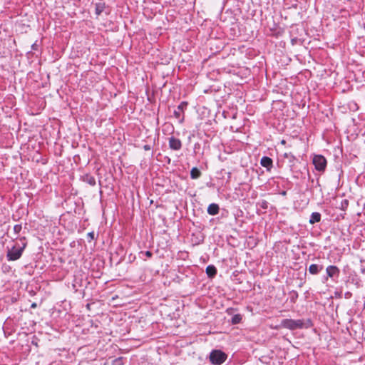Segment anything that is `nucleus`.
Here are the masks:
<instances>
[{"instance_id": "12", "label": "nucleus", "mask_w": 365, "mask_h": 365, "mask_svg": "<svg viewBox=\"0 0 365 365\" xmlns=\"http://www.w3.org/2000/svg\"><path fill=\"white\" fill-rule=\"evenodd\" d=\"M206 273L209 277H214L217 274V269L214 265H208L206 267Z\"/></svg>"}, {"instance_id": "11", "label": "nucleus", "mask_w": 365, "mask_h": 365, "mask_svg": "<svg viewBox=\"0 0 365 365\" xmlns=\"http://www.w3.org/2000/svg\"><path fill=\"white\" fill-rule=\"evenodd\" d=\"M321 220V214L317 212H312L310 218H309V223L310 224H314L316 222H319Z\"/></svg>"}, {"instance_id": "13", "label": "nucleus", "mask_w": 365, "mask_h": 365, "mask_svg": "<svg viewBox=\"0 0 365 365\" xmlns=\"http://www.w3.org/2000/svg\"><path fill=\"white\" fill-rule=\"evenodd\" d=\"M83 181L91 186H94L96 185L95 178L90 175H86L83 177Z\"/></svg>"}, {"instance_id": "14", "label": "nucleus", "mask_w": 365, "mask_h": 365, "mask_svg": "<svg viewBox=\"0 0 365 365\" xmlns=\"http://www.w3.org/2000/svg\"><path fill=\"white\" fill-rule=\"evenodd\" d=\"M201 172L197 168H192L190 171V177L192 179H197L200 177Z\"/></svg>"}, {"instance_id": "22", "label": "nucleus", "mask_w": 365, "mask_h": 365, "mask_svg": "<svg viewBox=\"0 0 365 365\" xmlns=\"http://www.w3.org/2000/svg\"><path fill=\"white\" fill-rule=\"evenodd\" d=\"M140 254L145 255L148 258H150L153 256V253L150 251L141 252Z\"/></svg>"}, {"instance_id": "2", "label": "nucleus", "mask_w": 365, "mask_h": 365, "mask_svg": "<svg viewBox=\"0 0 365 365\" xmlns=\"http://www.w3.org/2000/svg\"><path fill=\"white\" fill-rule=\"evenodd\" d=\"M26 246V243H23L21 246L18 244L14 245L11 248L8 249L6 258L9 261H15L19 259Z\"/></svg>"}, {"instance_id": "28", "label": "nucleus", "mask_w": 365, "mask_h": 365, "mask_svg": "<svg viewBox=\"0 0 365 365\" xmlns=\"http://www.w3.org/2000/svg\"><path fill=\"white\" fill-rule=\"evenodd\" d=\"M282 144H284V143H285V140H283L282 141Z\"/></svg>"}, {"instance_id": "16", "label": "nucleus", "mask_w": 365, "mask_h": 365, "mask_svg": "<svg viewBox=\"0 0 365 365\" xmlns=\"http://www.w3.org/2000/svg\"><path fill=\"white\" fill-rule=\"evenodd\" d=\"M283 156H284V158L288 159L289 162L290 163H292V165H294L295 160H297L295 156L292 153H285L283 155Z\"/></svg>"}, {"instance_id": "25", "label": "nucleus", "mask_w": 365, "mask_h": 365, "mask_svg": "<svg viewBox=\"0 0 365 365\" xmlns=\"http://www.w3.org/2000/svg\"><path fill=\"white\" fill-rule=\"evenodd\" d=\"M351 295V294L350 292H349L345 293V297L346 298H349Z\"/></svg>"}, {"instance_id": "19", "label": "nucleus", "mask_w": 365, "mask_h": 365, "mask_svg": "<svg viewBox=\"0 0 365 365\" xmlns=\"http://www.w3.org/2000/svg\"><path fill=\"white\" fill-rule=\"evenodd\" d=\"M349 205V201L347 200H343L341 202V209L344 210Z\"/></svg>"}, {"instance_id": "17", "label": "nucleus", "mask_w": 365, "mask_h": 365, "mask_svg": "<svg viewBox=\"0 0 365 365\" xmlns=\"http://www.w3.org/2000/svg\"><path fill=\"white\" fill-rule=\"evenodd\" d=\"M105 6L104 4L102 3H98L96 4V14L100 15L104 10Z\"/></svg>"}, {"instance_id": "18", "label": "nucleus", "mask_w": 365, "mask_h": 365, "mask_svg": "<svg viewBox=\"0 0 365 365\" xmlns=\"http://www.w3.org/2000/svg\"><path fill=\"white\" fill-rule=\"evenodd\" d=\"M289 294H290V301L292 303H295L298 298L297 292L293 290V291L290 292Z\"/></svg>"}, {"instance_id": "23", "label": "nucleus", "mask_w": 365, "mask_h": 365, "mask_svg": "<svg viewBox=\"0 0 365 365\" xmlns=\"http://www.w3.org/2000/svg\"><path fill=\"white\" fill-rule=\"evenodd\" d=\"M143 149L145 150H150L151 149V147L150 145L146 144L143 146Z\"/></svg>"}, {"instance_id": "15", "label": "nucleus", "mask_w": 365, "mask_h": 365, "mask_svg": "<svg viewBox=\"0 0 365 365\" xmlns=\"http://www.w3.org/2000/svg\"><path fill=\"white\" fill-rule=\"evenodd\" d=\"M242 316L240 314H235L231 319L232 324H238L242 322Z\"/></svg>"}, {"instance_id": "9", "label": "nucleus", "mask_w": 365, "mask_h": 365, "mask_svg": "<svg viewBox=\"0 0 365 365\" xmlns=\"http://www.w3.org/2000/svg\"><path fill=\"white\" fill-rule=\"evenodd\" d=\"M323 269L322 265L312 264L309 267V272L312 274H317Z\"/></svg>"}, {"instance_id": "7", "label": "nucleus", "mask_w": 365, "mask_h": 365, "mask_svg": "<svg viewBox=\"0 0 365 365\" xmlns=\"http://www.w3.org/2000/svg\"><path fill=\"white\" fill-rule=\"evenodd\" d=\"M260 164L262 167L265 168L268 172L271 171L273 167L272 160L267 156H263L260 160Z\"/></svg>"}, {"instance_id": "4", "label": "nucleus", "mask_w": 365, "mask_h": 365, "mask_svg": "<svg viewBox=\"0 0 365 365\" xmlns=\"http://www.w3.org/2000/svg\"><path fill=\"white\" fill-rule=\"evenodd\" d=\"M312 163L317 171L323 173L326 169L327 162L322 155H314L312 159Z\"/></svg>"}, {"instance_id": "8", "label": "nucleus", "mask_w": 365, "mask_h": 365, "mask_svg": "<svg viewBox=\"0 0 365 365\" xmlns=\"http://www.w3.org/2000/svg\"><path fill=\"white\" fill-rule=\"evenodd\" d=\"M187 106V102H181L178 106L177 109L174 111V115L177 118H180L181 113L183 112L184 109H185Z\"/></svg>"}, {"instance_id": "20", "label": "nucleus", "mask_w": 365, "mask_h": 365, "mask_svg": "<svg viewBox=\"0 0 365 365\" xmlns=\"http://www.w3.org/2000/svg\"><path fill=\"white\" fill-rule=\"evenodd\" d=\"M21 229H22V226L20 224L19 225H16L14 227V231L17 235L21 232Z\"/></svg>"}, {"instance_id": "26", "label": "nucleus", "mask_w": 365, "mask_h": 365, "mask_svg": "<svg viewBox=\"0 0 365 365\" xmlns=\"http://www.w3.org/2000/svg\"><path fill=\"white\" fill-rule=\"evenodd\" d=\"M266 204H267V202H265V201H264V202H262V207H263V208H267Z\"/></svg>"}, {"instance_id": "27", "label": "nucleus", "mask_w": 365, "mask_h": 365, "mask_svg": "<svg viewBox=\"0 0 365 365\" xmlns=\"http://www.w3.org/2000/svg\"><path fill=\"white\" fill-rule=\"evenodd\" d=\"M231 310H232V309H227V312L228 314H230V313H231Z\"/></svg>"}, {"instance_id": "21", "label": "nucleus", "mask_w": 365, "mask_h": 365, "mask_svg": "<svg viewBox=\"0 0 365 365\" xmlns=\"http://www.w3.org/2000/svg\"><path fill=\"white\" fill-rule=\"evenodd\" d=\"M94 235H95L93 232H88L87 234V238L88 239L89 241H91L94 239Z\"/></svg>"}, {"instance_id": "3", "label": "nucleus", "mask_w": 365, "mask_h": 365, "mask_svg": "<svg viewBox=\"0 0 365 365\" xmlns=\"http://www.w3.org/2000/svg\"><path fill=\"white\" fill-rule=\"evenodd\" d=\"M227 358V355L221 350L215 349L210 354V361L213 365H221Z\"/></svg>"}, {"instance_id": "24", "label": "nucleus", "mask_w": 365, "mask_h": 365, "mask_svg": "<svg viewBox=\"0 0 365 365\" xmlns=\"http://www.w3.org/2000/svg\"><path fill=\"white\" fill-rule=\"evenodd\" d=\"M116 365H122L121 359L119 358L115 360Z\"/></svg>"}, {"instance_id": "6", "label": "nucleus", "mask_w": 365, "mask_h": 365, "mask_svg": "<svg viewBox=\"0 0 365 365\" xmlns=\"http://www.w3.org/2000/svg\"><path fill=\"white\" fill-rule=\"evenodd\" d=\"M169 147L172 150H179L182 148V143L180 139L175 137H170L169 138Z\"/></svg>"}, {"instance_id": "29", "label": "nucleus", "mask_w": 365, "mask_h": 365, "mask_svg": "<svg viewBox=\"0 0 365 365\" xmlns=\"http://www.w3.org/2000/svg\"><path fill=\"white\" fill-rule=\"evenodd\" d=\"M285 194H286V192H285V191H284V192H282V195H285Z\"/></svg>"}, {"instance_id": "10", "label": "nucleus", "mask_w": 365, "mask_h": 365, "mask_svg": "<svg viewBox=\"0 0 365 365\" xmlns=\"http://www.w3.org/2000/svg\"><path fill=\"white\" fill-rule=\"evenodd\" d=\"M220 207L217 204L212 203L207 207V213L210 215H215L219 213Z\"/></svg>"}, {"instance_id": "1", "label": "nucleus", "mask_w": 365, "mask_h": 365, "mask_svg": "<svg viewBox=\"0 0 365 365\" xmlns=\"http://www.w3.org/2000/svg\"><path fill=\"white\" fill-rule=\"evenodd\" d=\"M280 326L283 328L295 330L298 329H308L312 327V322L309 319H285L282 320Z\"/></svg>"}, {"instance_id": "5", "label": "nucleus", "mask_w": 365, "mask_h": 365, "mask_svg": "<svg viewBox=\"0 0 365 365\" xmlns=\"http://www.w3.org/2000/svg\"><path fill=\"white\" fill-rule=\"evenodd\" d=\"M326 272L327 274L326 279H327L328 277H338L339 276L340 270L336 266L329 265L327 267Z\"/></svg>"}]
</instances>
